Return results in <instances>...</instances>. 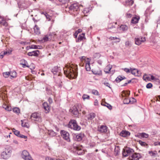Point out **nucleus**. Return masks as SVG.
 <instances>
[{"mask_svg": "<svg viewBox=\"0 0 160 160\" xmlns=\"http://www.w3.org/2000/svg\"><path fill=\"white\" fill-rule=\"evenodd\" d=\"M86 117L89 121L92 122L95 118L96 114L93 112L90 113L87 115Z\"/></svg>", "mask_w": 160, "mask_h": 160, "instance_id": "a211bd4d", "label": "nucleus"}, {"mask_svg": "<svg viewBox=\"0 0 160 160\" xmlns=\"http://www.w3.org/2000/svg\"><path fill=\"white\" fill-rule=\"evenodd\" d=\"M6 55L4 51H2L1 52L0 57L1 58H3L4 56Z\"/></svg>", "mask_w": 160, "mask_h": 160, "instance_id": "bf43d9fd", "label": "nucleus"}, {"mask_svg": "<svg viewBox=\"0 0 160 160\" xmlns=\"http://www.w3.org/2000/svg\"><path fill=\"white\" fill-rule=\"evenodd\" d=\"M13 112L17 113H19L20 112V109L18 108H13Z\"/></svg>", "mask_w": 160, "mask_h": 160, "instance_id": "de8ad7c7", "label": "nucleus"}, {"mask_svg": "<svg viewBox=\"0 0 160 160\" xmlns=\"http://www.w3.org/2000/svg\"><path fill=\"white\" fill-rule=\"evenodd\" d=\"M126 16L127 18H130L132 16V15L130 13H127L126 14Z\"/></svg>", "mask_w": 160, "mask_h": 160, "instance_id": "774afa93", "label": "nucleus"}, {"mask_svg": "<svg viewBox=\"0 0 160 160\" xmlns=\"http://www.w3.org/2000/svg\"><path fill=\"white\" fill-rule=\"evenodd\" d=\"M70 111L76 117H77L78 116L79 111L77 107L76 106H73L72 108L70 109Z\"/></svg>", "mask_w": 160, "mask_h": 160, "instance_id": "f3484780", "label": "nucleus"}, {"mask_svg": "<svg viewBox=\"0 0 160 160\" xmlns=\"http://www.w3.org/2000/svg\"><path fill=\"white\" fill-rule=\"evenodd\" d=\"M132 68H124L122 69L124 70L127 73H128L131 72Z\"/></svg>", "mask_w": 160, "mask_h": 160, "instance_id": "3c124183", "label": "nucleus"}, {"mask_svg": "<svg viewBox=\"0 0 160 160\" xmlns=\"http://www.w3.org/2000/svg\"><path fill=\"white\" fill-rule=\"evenodd\" d=\"M151 78L152 80H153L154 82H155L156 84L158 85L160 84V80L157 78H155L153 75H151Z\"/></svg>", "mask_w": 160, "mask_h": 160, "instance_id": "393cba45", "label": "nucleus"}, {"mask_svg": "<svg viewBox=\"0 0 160 160\" xmlns=\"http://www.w3.org/2000/svg\"><path fill=\"white\" fill-rule=\"evenodd\" d=\"M48 134L51 137H53L56 135V133L52 130H50L48 131Z\"/></svg>", "mask_w": 160, "mask_h": 160, "instance_id": "58836bf2", "label": "nucleus"}, {"mask_svg": "<svg viewBox=\"0 0 160 160\" xmlns=\"http://www.w3.org/2000/svg\"><path fill=\"white\" fill-rule=\"evenodd\" d=\"M92 71L94 74L100 75L101 74V71L99 69L97 70L93 69L92 70Z\"/></svg>", "mask_w": 160, "mask_h": 160, "instance_id": "f704fd0d", "label": "nucleus"}, {"mask_svg": "<svg viewBox=\"0 0 160 160\" xmlns=\"http://www.w3.org/2000/svg\"><path fill=\"white\" fill-rule=\"evenodd\" d=\"M69 12L71 14H75L74 13L77 12L79 10V5L77 3H75L71 4L69 7Z\"/></svg>", "mask_w": 160, "mask_h": 160, "instance_id": "39448f33", "label": "nucleus"}, {"mask_svg": "<svg viewBox=\"0 0 160 160\" xmlns=\"http://www.w3.org/2000/svg\"><path fill=\"white\" fill-rule=\"evenodd\" d=\"M122 93L121 96L122 99L128 97L130 95V92H128L125 91H123Z\"/></svg>", "mask_w": 160, "mask_h": 160, "instance_id": "bb28decb", "label": "nucleus"}, {"mask_svg": "<svg viewBox=\"0 0 160 160\" xmlns=\"http://www.w3.org/2000/svg\"><path fill=\"white\" fill-rule=\"evenodd\" d=\"M46 160H56L55 158H52L49 157H47L46 158Z\"/></svg>", "mask_w": 160, "mask_h": 160, "instance_id": "338daca9", "label": "nucleus"}, {"mask_svg": "<svg viewBox=\"0 0 160 160\" xmlns=\"http://www.w3.org/2000/svg\"><path fill=\"white\" fill-rule=\"evenodd\" d=\"M106 104H107V105L103 104V105L104 106H106L110 110H111L112 109V107L110 104H109L108 103H106ZM102 104V105H103V104Z\"/></svg>", "mask_w": 160, "mask_h": 160, "instance_id": "6e6d98bb", "label": "nucleus"}, {"mask_svg": "<svg viewBox=\"0 0 160 160\" xmlns=\"http://www.w3.org/2000/svg\"><path fill=\"white\" fill-rule=\"evenodd\" d=\"M85 33H82V34L79 35L78 39L76 40V42H80L83 39H85Z\"/></svg>", "mask_w": 160, "mask_h": 160, "instance_id": "4be33fe9", "label": "nucleus"}, {"mask_svg": "<svg viewBox=\"0 0 160 160\" xmlns=\"http://www.w3.org/2000/svg\"><path fill=\"white\" fill-rule=\"evenodd\" d=\"M146 40L145 37H141L136 38L135 39V43L138 45H139L142 42H145Z\"/></svg>", "mask_w": 160, "mask_h": 160, "instance_id": "ddd939ff", "label": "nucleus"}, {"mask_svg": "<svg viewBox=\"0 0 160 160\" xmlns=\"http://www.w3.org/2000/svg\"><path fill=\"white\" fill-rule=\"evenodd\" d=\"M118 29L121 31H125L128 29V27L125 25H121L119 27L118 26Z\"/></svg>", "mask_w": 160, "mask_h": 160, "instance_id": "5701e85b", "label": "nucleus"}, {"mask_svg": "<svg viewBox=\"0 0 160 160\" xmlns=\"http://www.w3.org/2000/svg\"><path fill=\"white\" fill-rule=\"evenodd\" d=\"M108 81V80L107 78H104L103 80L102 81V83L104 84L105 86L109 87L110 88H111L110 87V85L109 83L107 82V81Z\"/></svg>", "mask_w": 160, "mask_h": 160, "instance_id": "473e14b6", "label": "nucleus"}, {"mask_svg": "<svg viewBox=\"0 0 160 160\" xmlns=\"http://www.w3.org/2000/svg\"><path fill=\"white\" fill-rule=\"evenodd\" d=\"M34 33L38 35H39L40 33V29L38 26L37 25H35L34 27Z\"/></svg>", "mask_w": 160, "mask_h": 160, "instance_id": "c85d7f7f", "label": "nucleus"}, {"mask_svg": "<svg viewBox=\"0 0 160 160\" xmlns=\"http://www.w3.org/2000/svg\"><path fill=\"white\" fill-rule=\"evenodd\" d=\"M118 26L117 24V22H115L114 25H112L111 27H108L109 32L112 33L117 32L118 30Z\"/></svg>", "mask_w": 160, "mask_h": 160, "instance_id": "f8f14e48", "label": "nucleus"}, {"mask_svg": "<svg viewBox=\"0 0 160 160\" xmlns=\"http://www.w3.org/2000/svg\"><path fill=\"white\" fill-rule=\"evenodd\" d=\"M64 74L67 77L75 78L78 75V68L77 65H67L63 68Z\"/></svg>", "mask_w": 160, "mask_h": 160, "instance_id": "f257e3e1", "label": "nucleus"}, {"mask_svg": "<svg viewBox=\"0 0 160 160\" xmlns=\"http://www.w3.org/2000/svg\"><path fill=\"white\" fill-rule=\"evenodd\" d=\"M136 72H138V69L135 68H132L131 72L132 74L136 76Z\"/></svg>", "mask_w": 160, "mask_h": 160, "instance_id": "c03bdc74", "label": "nucleus"}, {"mask_svg": "<svg viewBox=\"0 0 160 160\" xmlns=\"http://www.w3.org/2000/svg\"><path fill=\"white\" fill-rule=\"evenodd\" d=\"M86 69L87 71H90L91 69L89 62H87L86 63Z\"/></svg>", "mask_w": 160, "mask_h": 160, "instance_id": "79ce46f5", "label": "nucleus"}, {"mask_svg": "<svg viewBox=\"0 0 160 160\" xmlns=\"http://www.w3.org/2000/svg\"><path fill=\"white\" fill-rule=\"evenodd\" d=\"M6 55L4 51H2L1 52L0 57L1 58H3L4 56Z\"/></svg>", "mask_w": 160, "mask_h": 160, "instance_id": "052dcab7", "label": "nucleus"}, {"mask_svg": "<svg viewBox=\"0 0 160 160\" xmlns=\"http://www.w3.org/2000/svg\"><path fill=\"white\" fill-rule=\"evenodd\" d=\"M61 71L60 68L57 66L54 67L51 70V72L54 74H58V76L60 75Z\"/></svg>", "mask_w": 160, "mask_h": 160, "instance_id": "4468645a", "label": "nucleus"}, {"mask_svg": "<svg viewBox=\"0 0 160 160\" xmlns=\"http://www.w3.org/2000/svg\"><path fill=\"white\" fill-rule=\"evenodd\" d=\"M126 78L124 76H118L116 79V81L119 82H120L121 80L126 79Z\"/></svg>", "mask_w": 160, "mask_h": 160, "instance_id": "c9c22d12", "label": "nucleus"}, {"mask_svg": "<svg viewBox=\"0 0 160 160\" xmlns=\"http://www.w3.org/2000/svg\"><path fill=\"white\" fill-rule=\"evenodd\" d=\"M11 78L12 79V78H15L17 77V72L15 71H12L10 72Z\"/></svg>", "mask_w": 160, "mask_h": 160, "instance_id": "4c0bfd02", "label": "nucleus"}, {"mask_svg": "<svg viewBox=\"0 0 160 160\" xmlns=\"http://www.w3.org/2000/svg\"><path fill=\"white\" fill-rule=\"evenodd\" d=\"M125 46L126 47H130L131 46V44L130 42L127 41L125 42Z\"/></svg>", "mask_w": 160, "mask_h": 160, "instance_id": "864d4df0", "label": "nucleus"}, {"mask_svg": "<svg viewBox=\"0 0 160 160\" xmlns=\"http://www.w3.org/2000/svg\"><path fill=\"white\" fill-rule=\"evenodd\" d=\"M136 76H137L139 77L141 75V72L140 71H139L138 70V72H136Z\"/></svg>", "mask_w": 160, "mask_h": 160, "instance_id": "e2e57ef3", "label": "nucleus"}, {"mask_svg": "<svg viewBox=\"0 0 160 160\" xmlns=\"http://www.w3.org/2000/svg\"><path fill=\"white\" fill-rule=\"evenodd\" d=\"M62 4H65L68 2V0H58Z\"/></svg>", "mask_w": 160, "mask_h": 160, "instance_id": "0e129e2a", "label": "nucleus"}, {"mask_svg": "<svg viewBox=\"0 0 160 160\" xmlns=\"http://www.w3.org/2000/svg\"><path fill=\"white\" fill-rule=\"evenodd\" d=\"M152 87V84L151 83H148L146 85V88H150Z\"/></svg>", "mask_w": 160, "mask_h": 160, "instance_id": "13d9d810", "label": "nucleus"}, {"mask_svg": "<svg viewBox=\"0 0 160 160\" xmlns=\"http://www.w3.org/2000/svg\"><path fill=\"white\" fill-rule=\"evenodd\" d=\"M126 2L128 5H132L134 1L132 0H126Z\"/></svg>", "mask_w": 160, "mask_h": 160, "instance_id": "a18cd8bd", "label": "nucleus"}, {"mask_svg": "<svg viewBox=\"0 0 160 160\" xmlns=\"http://www.w3.org/2000/svg\"><path fill=\"white\" fill-rule=\"evenodd\" d=\"M60 133L61 136L64 139L68 142L70 141L69 134L68 132L64 130H62L60 132Z\"/></svg>", "mask_w": 160, "mask_h": 160, "instance_id": "6e6552de", "label": "nucleus"}, {"mask_svg": "<svg viewBox=\"0 0 160 160\" xmlns=\"http://www.w3.org/2000/svg\"><path fill=\"white\" fill-rule=\"evenodd\" d=\"M12 130L14 134L18 137L21 138H24L25 139L27 138V137L26 136H24L22 134H21L20 133V132L19 131L16 130L14 128H13Z\"/></svg>", "mask_w": 160, "mask_h": 160, "instance_id": "dca6fc26", "label": "nucleus"}, {"mask_svg": "<svg viewBox=\"0 0 160 160\" xmlns=\"http://www.w3.org/2000/svg\"><path fill=\"white\" fill-rule=\"evenodd\" d=\"M68 126L75 130L79 131L81 129L80 127L78 125L77 121L74 120H72L70 121Z\"/></svg>", "mask_w": 160, "mask_h": 160, "instance_id": "f03ea898", "label": "nucleus"}, {"mask_svg": "<svg viewBox=\"0 0 160 160\" xmlns=\"http://www.w3.org/2000/svg\"><path fill=\"white\" fill-rule=\"evenodd\" d=\"M140 138H148L149 137V135L145 132H142L139 133L138 135Z\"/></svg>", "mask_w": 160, "mask_h": 160, "instance_id": "7c9ffc66", "label": "nucleus"}, {"mask_svg": "<svg viewBox=\"0 0 160 160\" xmlns=\"http://www.w3.org/2000/svg\"><path fill=\"white\" fill-rule=\"evenodd\" d=\"M139 144L142 146L145 147L147 148L148 147V145L145 142H142L141 141H139Z\"/></svg>", "mask_w": 160, "mask_h": 160, "instance_id": "a19ab883", "label": "nucleus"}, {"mask_svg": "<svg viewBox=\"0 0 160 160\" xmlns=\"http://www.w3.org/2000/svg\"><path fill=\"white\" fill-rule=\"evenodd\" d=\"M22 122L21 124L22 127L28 128L29 127V125L28 123L23 122L22 120L21 121Z\"/></svg>", "mask_w": 160, "mask_h": 160, "instance_id": "37998d69", "label": "nucleus"}, {"mask_svg": "<svg viewBox=\"0 0 160 160\" xmlns=\"http://www.w3.org/2000/svg\"><path fill=\"white\" fill-rule=\"evenodd\" d=\"M92 93L93 94L96 95H98V92L97 90H95V89L92 90Z\"/></svg>", "mask_w": 160, "mask_h": 160, "instance_id": "603ef678", "label": "nucleus"}, {"mask_svg": "<svg viewBox=\"0 0 160 160\" xmlns=\"http://www.w3.org/2000/svg\"><path fill=\"white\" fill-rule=\"evenodd\" d=\"M11 153L12 151L10 148H6L2 153L1 157L3 159H7L10 157Z\"/></svg>", "mask_w": 160, "mask_h": 160, "instance_id": "7ed1b4c3", "label": "nucleus"}, {"mask_svg": "<svg viewBox=\"0 0 160 160\" xmlns=\"http://www.w3.org/2000/svg\"><path fill=\"white\" fill-rule=\"evenodd\" d=\"M21 157L24 160H33L28 152L26 150L22 152Z\"/></svg>", "mask_w": 160, "mask_h": 160, "instance_id": "9d476101", "label": "nucleus"}, {"mask_svg": "<svg viewBox=\"0 0 160 160\" xmlns=\"http://www.w3.org/2000/svg\"><path fill=\"white\" fill-rule=\"evenodd\" d=\"M139 19V17H133L131 20V22L133 24H136L138 22Z\"/></svg>", "mask_w": 160, "mask_h": 160, "instance_id": "72a5a7b5", "label": "nucleus"}, {"mask_svg": "<svg viewBox=\"0 0 160 160\" xmlns=\"http://www.w3.org/2000/svg\"><path fill=\"white\" fill-rule=\"evenodd\" d=\"M130 134V133L129 132L126 131H122L119 134L120 136L124 137H126L128 135H129Z\"/></svg>", "mask_w": 160, "mask_h": 160, "instance_id": "b1692460", "label": "nucleus"}, {"mask_svg": "<svg viewBox=\"0 0 160 160\" xmlns=\"http://www.w3.org/2000/svg\"><path fill=\"white\" fill-rule=\"evenodd\" d=\"M123 99V102L124 104H128L131 102V100L130 99L128 98L127 97L124 98Z\"/></svg>", "mask_w": 160, "mask_h": 160, "instance_id": "e433bc0d", "label": "nucleus"}, {"mask_svg": "<svg viewBox=\"0 0 160 160\" xmlns=\"http://www.w3.org/2000/svg\"><path fill=\"white\" fill-rule=\"evenodd\" d=\"M82 98L84 100L89 99H90V96L87 94H84L82 95Z\"/></svg>", "mask_w": 160, "mask_h": 160, "instance_id": "8fccbe9b", "label": "nucleus"}, {"mask_svg": "<svg viewBox=\"0 0 160 160\" xmlns=\"http://www.w3.org/2000/svg\"><path fill=\"white\" fill-rule=\"evenodd\" d=\"M41 46H37L36 45H32L29 46V48L30 49H40Z\"/></svg>", "mask_w": 160, "mask_h": 160, "instance_id": "ea45409f", "label": "nucleus"}, {"mask_svg": "<svg viewBox=\"0 0 160 160\" xmlns=\"http://www.w3.org/2000/svg\"><path fill=\"white\" fill-rule=\"evenodd\" d=\"M112 68V65L109 64L105 68V72L107 73H109L110 71H111Z\"/></svg>", "mask_w": 160, "mask_h": 160, "instance_id": "2f4dec72", "label": "nucleus"}, {"mask_svg": "<svg viewBox=\"0 0 160 160\" xmlns=\"http://www.w3.org/2000/svg\"><path fill=\"white\" fill-rule=\"evenodd\" d=\"M109 39H111V40H115V39H118V40L117 41V42H119L120 41V38H118L117 37H110L109 38Z\"/></svg>", "mask_w": 160, "mask_h": 160, "instance_id": "09e8293b", "label": "nucleus"}, {"mask_svg": "<svg viewBox=\"0 0 160 160\" xmlns=\"http://www.w3.org/2000/svg\"><path fill=\"white\" fill-rule=\"evenodd\" d=\"M130 100H131V102H130V103L131 104H132L133 102H136V99L134 98H131L130 99Z\"/></svg>", "mask_w": 160, "mask_h": 160, "instance_id": "69168bd1", "label": "nucleus"}, {"mask_svg": "<svg viewBox=\"0 0 160 160\" xmlns=\"http://www.w3.org/2000/svg\"><path fill=\"white\" fill-rule=\"evenodd\" d=\"M84 136V134L83 133H80L76 136V138L77 141H80L82 139Z\"/></svg>", "mask_w": 160, "mask_h": 160, "instance_id": "a878e982", "label": "nucleus"}, {"mask_svg": "<svg viewBox=\"0 0 160 160\" xmlns=\"http://www.w3.org/2000/svg\"><path fill=\"white\" fill-rule=\"evenodd\" d=\"M0 23L6 27L8 26V23L2 17H0Z\"/></svg>", "mask_w": 160, "mask_h": 160, "instance_id": "c756f323", "label": "nucleus"}, {"mask_svg": "<svg viewBox=\"0 0 160 160\" xmlns=\"http://www.w3.org/2000/svg\"><path fill=\"white\" fill-rule=\"evenodd\" d=\"M31 118L32 120L38 122H41L42 119L39 113L34 112L32 114L31 116Z\"/></svg>", "mask_w": 160, "mask_h": 160, "instance_id": "1a4fd4ad", "label": "nucleus"}, {"mask_svg": "<svg viewBox=\"0 0 160 160\" xmlns=\"http://www.w3.org/2000/svg\"><path fill=\"white\" fill-rule=\"evenodd\" d=\"M134 152V150L129 147H125L123 148L122 152V154L123 156L127 157L131 156Z\"/></svg>", "mask_w": 160, "mask_h": 160, "instance_id": "20e7f679", "label": "nucleus"}, {"mask_svg": "<svg viewBox=\"0 0 160 160\" xmlns=\"http://www.w3.org/2000/svg\"><path fill=\"white\" fill-rule=\"evenodd\" d=\"M56 34L55 32H52V33H50L49 35V37H51L50 38L48 37V35H46L40 40V41L42 42H45L48 41L49 39H52V37H53V39H54L56 37Z\"/></svg>", "mask_w": 160, "mask_h": 160, "instance_id": "9b49d317", "label": "nucleus"}, {"mask_svg": "<svg viewBox=\"0 0 160 160\" xmlns=\"http://www.w3.org/2000/svg\"><path fill=\"white\" fill-rule=\"evenodd\" d=\"M98 131L102 132L105 133L107 131V127L106 126L102 125L98 128Z\"/></svg>", "mask_w": 160, "mask_h": 160, "instance_id": "412c9836", "label": "nucleus"}, {"mask_svg": "<svg viewBox=\"0 0 160 160\" xmlns=\"http://www.w3.org/2000/svg\"><path fill=\"white\" fill-rule=\"evenodd\" d=\"M45 16L46 17V18L47 19H48V21H49L51 20L50 18L51 17L46 12H45Z\"/></svg>", "mask_w": 160, "mask_h": 160, "instance_id": "5fc2aeb1", "label": "nucleus"}, {"mask_svg": "<svg viewBox=\"0 0 160 160\" xmlns=\"http://www.w3.org/2000/svg\"><path fill=\"white\" fill-rule=\"evenodd\" d=\"M39 53V51L38 50L34 51L31 52H28V55L30 56H35L37 57L38 56Z\"/></svg>", "mask_w": 160, "mask_h": 160, "instance_id": "6ab92c4d", "label": "nucleus"}, {"mask_svg": "<svg viewBox=\"0 0 160 160\" xmlns=\"http://www.w3.org/2000/svg\"><path fill=\"white\" fill-rule=\"evenodd\" d=\"M19 8L26 9L29 7L31 4V2L28 0H24L18 3Z\"/></svg>", "mask_w": 160, "mask_h": 160, "instance_id": "423d86ee", "label": "nucleus"}, {"mask_svg": "<svg viewBox=\"0 0 160 160\" xmlns=\"http://www.w3.org/2000/svg\"><path fill=\"white\" fill-rule=\"evenodd\" d=\"M5 109L8 111H11V108L9 106H6L5 107H4Z\"/></svg>", "mask_w": 160, "mask_h": 160, "instance_id": "680f3d73", "label": "nucleus"}, {"mask_svg": "<svg viewBox=\"0 0 160 160\" xmlns=\"http://www.w3.org/2000/svg\"><path fill=\"white\" fill-rule=\"evenodd\" d=\"M10 74V72H7L3 73V76L5 78H8L9 77Z\"/></svg>", "mask_w": 160, "mask_h": 160, "instance_id": "49530a36", "label": "nucleus"}, {"mask_svg": "<svg viewBox=\"0 0 160 160\" xmlns=\"http://www.w3.org/2000/svg\"><path fill=\"white\" fill-rule=\"evenodd\" d=\"M4 52H5V54L6 55H8L11 54L12 50L4 51Z\"/></svg>", "mask_w": 160, "mask_h": 160, "instance_id": "4d7b16f0", "label": "nucleus"}, {"mask_svg": "<svg viewBox=\"0 0 160 160\" xmlns=\"http://www.w3.org/2000/svg\"><path fill=\"white\" fill-rule=\"evenodd\" d=\"M148 154L150 155L153 157H156V156H158V154L157 152V151H149L148 152Z\"/></svg>", "mask_w": 160, "mask_h": 160, "instance_id": "cd10ccee", "label": "nucleus"}, {"mask_svg": "<svg viewBox=\"0 0 160 160\" xmlns=\"http://www.w3.org/2000/svg\"><path fill=\"white\" fill-rule=\"evenodd\" d=\"M73 148L77 150V153L79 155H83L84 153V152L82 149V146L77 144L76 143H74L73 144Z\"/></svg>", "mask_w": 160, "mask_h": 160, "instance_id": "0eeeda50", "label": "nucleus"}, {"mask_svg": "<svg viewBox=\"0 0 160 160\" xmlns=\"http://www.w3.org/2000/svg\"><path fill=\"white\" fill-rule=\"evenodd\" d=\"M140 155L139 153H133L130 157V159L131 160H137L140 158Z\"/></svg>", "mask_w": 160, "mask_h": 160, "instance_id": "2eb2a0df", "label": "nucleus"}, {"mask_svg": "<svg viewBox=\"0 0 160 160\" xmlns=\"http://www.w3.org/2000/svg\"><path fill=\"white\" fill-rule=\"evenodd\" d=\"M43 106L44 109L46 111V113L49 112L50 110V107L47 102H44L43 103Z\"/></svg>", "mask_w": 160, "mask_h": 160, "instance_id": "aec40b11", "label": "nucleus"}]
</instances>
